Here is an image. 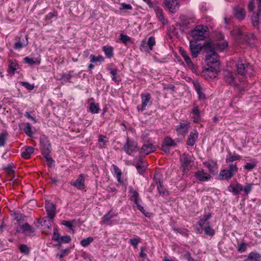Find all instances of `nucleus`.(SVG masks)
<instances>
[{
	"instance_id": "obj_12",
	"label": "nucleus",
	"mask_w": 261,
	"mask_h": 261,
	"mask_svg": "<svg viewBox=\"0 0 261 261\" xmlns=\"http://www.w3.org/2000/svg\"><path fill=\"white\" fill-rule=\"evenodd\" d=\"M165 5L171 12L174 13L178 8L177 0H165Z\"/></svg>"
},
{
	"instance_id": "obj_30",
	"label": "nucleus",
	"mask_w": 261,
	"mask_h": 261,
	"mask_svg": "<svg viewBox=\"0 0 261 261\" xmlns=\"http://www.w3.org/2000/svg\"><path fill=\"white\" fill-rule=\"evenodd\" d=\"M191 113L192 114V117L194 119V122H198L200 120V112L197 108V107H195L192 111Z\"/></svg>"
},
{
	"instance_id": "obj_20",
	"label": "nucleus",
	"mask_w": 261,
	"mask_h": 261,
	"mask_svg": "<svg viewBox=\"0 0 261 261\" xmlns=\"http://www.w3.org/2000/svg\"><path fill=\"white\" fill-rule=\"evenodd\" d=\"M234 15L237 19L239 20L244 19L246 16V12L244 8L242 7H236L234 9Z\"/></svg>"
},
{
	"instance_id": "obj_6",
	"label": "nucleus",
	"mask_w": 261,
	"mask_h": 261,
	"mask_svg": "<svg viewBox=\"0 0 261 261\" xmlns=\"http://www.w3.org/2000/svg\"><path fill=\"white\" fill-rule=\"evenodd\" d=\"M181 166L184 171L189 170L192 166L193 162L192 157L188 154L184 153L180 156Z\"/></svg>"
},
{
	"instance_id": "obj_10",
	"label": "nucleus",
	"mask_w": 261,
	"mask_h": 261,
	"mask_svg": "<svg viewBox=\"0 0 261 261\" xmlns=\"http://www.w3.org/2000/svg\"><path fill=\"white\" fill-rule=\"evenodd\" d=\"M45 208L47 213L48 217L50 220H52L56 214L55 205L52 202L47 201L45 204Z\"/></svg>"
},
{
	"instance_id": "obj_7",
	"label": "nucleus",
	"mask_w": 261,
	"mask_h": 261,
	"mask_svg": "<svg viewBox=\"0 0 261 261\" xmlns=\"http://www.w3.org/2000/svg\"><path fill=\"white\" fill-rule=\"evenodd\" d=\"M196 40H191L190 42V48L193 58H196L201 51L202 46L201 44H197Z\"/></svg>"
},
{
	"instance_id": "obj_51",
	"label": "nucleus",
	"mask_w": 261,
	"mask_h": 261,
	"mask_svg": "<svg viewBox=\"0 0 261 261\" xmlns=\"http://www.w3.org/2000/svg\"><path fill=\"white\" fill-rule=\"evenodd\" d=\"M7 134L2 133L0 134V146L2 147L5 145Z\"/></svg>"
},
{
	"instance_id": "obj_43",
	"label": "nucleus",
	"mask_w": 261,
	"mask_h": 261,
	"mask_svg": "<svg viewBox=\"0 0 261 261\" xmlns=\"http://www.w3.org/2000/svg\"><path fill=\"white\" fill-rule=\"evenodd\" d=\"M157 188L158 191L160 194H162L163 195H167L168 194V192L165 190V188L161 184V183H159Z\"/></svg>"
},
{
	"instance_id": "obj_15",
	"label": "nucleus",
	"mask_w": 261,
	"mask_h": 261,
	"mask_svg": "<svg viewBox=\"0 0 261 261\" xmlns=\"http://www.w3.org/2000/svg\"><path fill=\"white\" fill-rule=\"evenodd\" d=\"M154 10L159 20H160L163 25L167 24V20L164 18V14L162 9L158 6H154Z\"/></svg>"
},
{
	"instance_id": "obj_50",
	"label": "nucleus",
	"mask_w": 261,
	"mask_h": 261,
	"mask_svg": "<svg viewBox=\"0 0 261 261\" xmlns=\"http://www.w3.org/2000/svg\"><path fill=\"white\" fill-rule=\"evenodd\" d=\"M52 238H53V240H54V241H55L58 243L60 242L61 237L60 236L59 233L58 232L57 229L54 230Z\"/></svg>"
},
{
	"instance_id": "obj_13",
	"label": "nucleus",
	"mask_w": 261,
	"mask_h": 261,
	"mask_svg": "<svg viewBox=\"0 0 261 261\" xmlns=\"http://www.w3.org/2000/svg\"><path fill=\"white\" fill-rule=\"evenodd\" d=\"M224 79L226 82L230 85H234L237 84L236 79L233 74L230 71H225L224 73Z\"/></svg>"
},
{
	"instance_id": "obj_24",
	"label": "nucleus",
	"mask_w": 261,
	"mask_h": 261,
	"mask_svg": "<svg viewBox=\"0 0 261 261\" xmlns=\"http://www.w3.org/2000/svg\"><path fill=\"white\" fill-rule=\"evenodd\" d=\"M261 255L256 252H251L245 261H260Z\"/></svg>"
},
{
	"instance_id": "obj_58",
	"label": "nucleus",
	"mask_w": 261,
	"mask_h": 261,
	"mask_svg": "<svg viewBox=\"0 0 261 261\" xmlns=\"http://www.w3.org/2000/svg\"><path fill=\"white\" fill-rule=\"evenodd\" d=\"M70 241H71V238L69 236H64L61 237L60 242H59V243H68L70 242Z\"/></svg>"
},
{
	"instance_id": "obj_47",
	"label": "nucleus",
	"mask_w": 261,
	"mask_h": 261,
	"mask_svg": "<svg viewBox=\"0 0 261 261\" xmlns=\"http://www.w3.org/2000/svg\"><path fill=\"white\" fill-rule=\"evenodd\" d=\"M242 34V32L240 29H237L231 32V35L236 38H239Z\"/></svg>"
},
{
	"instance_id": "obj_45",
	"label": "nucleus",
	"mask_w": 261,
	"mask_h": 261,
	"mask_svg": "<svg viewBox=\"0 0 261 261\" xmlns=\"http://www.w3.org/2000/svg\"><path fill=\"white\" fill-rule=\"evenodd\" d=\"M211 215L208 214L207 215L204 216L198 222L200 226H202L206 221L211 218Z\"/></svg>"
},
{
	"instance_id": "obj_31",
	"label": "nucleus",
	"mask_w": 261,
	"mask_h": 261,
	"mask_svg": "<svg viewBox=\"0 0 261 261\" xmlns=\"http://www.w3.org/2000/svg\"><path fill=\"white\" fill-rule=\"evenodd\" d=\"M205 166L207 167L209 171L212 173L217 172V164L213 162H208L205 163Z\"/></svg>"
},
{
	"instance_id": "obj_16",
	"label": "nucleus",
	"mask_w": 261,
	"mask_h": 261,
	"mask_svg": "<svg viewBox=\"0 0 261 261\" xmlns=\"http://www.w3.org/2000/svg\"><path fill=\"white\" fill-rule=\"evenodd\" d=\"M198 137V133L195 129L193 130L190 133L187 140V144L189 145L193 146L195 144Z\"/></svg>"
},
{
	"instance_id": "obj_36",
	"label": "nucleus",
	"mask_w": 261,
	"mask_h": 261,
	"mask_svg": "<svg viewBox=\"0 0 261 261\" xmlns=\"http://www.w3.org/2000/svg\"><path fill=\"white\" fill-rule=\"evenodd\" d=\"M103 50L108 58H110L113 56V50L112 47L105 46L103 47Z\"/></svg>"
},
{
	"instance_id": "obj_42",
	"label": "nucleus",
	"mask_w": 261,
	"mask_h": 261,
	"mask_svg": "<svg viewBox=\"0 0 261 261\" xmlns=\"http://www.w3.org/2000/svg\"><path fill=\"white\" fill-rule=\"evenodd\" d=\"M247 244L244 243H240V244H238V249H237L238 251L240 253H242V252H245L247 249Z\"/></svg>"
},
{
	"instance_id": "obj_21",
	"label": "nucleus",
	"mask_w": 261,
	"mask_h": 261,
	"mask_svg": "<svg viewBox=\"0 0 261 261\" xmlns=\"http://www.w3.org/2000/svg\"><path fill=\"white\" fill-rule=\"evenodd\" d=\"M260 16V12H258L257 13L253 12V13L252 14V15L251 17V19L253 25L254 27L257 28H258L259 25Z\"/></svg>"
},
{
	"instance_id": "obj_49",
	"label": "nucleus",
	"mask_w": 261,
	"mask_h": 261,
	"mask_svg": "<svg viewBox=\"0 0 261 261\" xmlns=\"http://www.w3.org/2000/svg\"><path fill=\"white\" fill-rule=\"evenodd\" d=\"M174 141L171 139V138L169 137H166L165 138L164 141V145L166 146H171L174 145Z\"/></svg>"
},
{
	"instance_id": "obj_9",
	"label": "nucleus",
	"mask_w": 261,
	"mask_h": 261,
	"mask_svg": "<svg viewBox=\"0 0 261 261\" xmlns=\"http://www.w3.org/2000/svg\"><path fill=\"white\" fill-rule=\"evenodd\" d=\"M142 104L141 106H138V110L143 111L146 109V106L149 104L151 99V96L149 93H143L141 95Z\"/></svg>"
},
{
	"instance_id": "obj_33",
	"label": "nucleus",
	"mask_w": 261,
	"mask_h": 261,
	"mask_svg": "<svg viewBox=\"0 0 261 261\" xmlns=\"http://www.w3.org/2000/svg\"><path fill=\"white\" fill-rule=\"evenodd\" d=\"M220 176L223 179H228L233 176V174L228 170L225 169L220 172Z\"/></svg>"
},
{
	"instance_id": "obj_56",
	"label": "nucleus",
	"mask_w": 261,
	"mask_h": 261,
	"mask_svg": "<svg viewBox=\"0 0 261 261\" xmlns=\"http://www.w3.org/2000/svg\"><path fill=\"white\" fill-rule=\"evenodd\" d=\"M141 200L136 203L137 207L143 214H144L145 216H147V214L148 213L146 212L145 208L141 205Z\"/></svg>"
},
{
	"instance_id": "obj_11",
	"label": "nucleus",
	"mask_w": 261,
	"mask_h": 261,
	"mask_svg": "<svg viewBox=\"0 0 261 261\" xmlns=\"http://www.w3.org/2000/svg\"><path fill=\"white\" fill-rule=\"evenodd\" d=\"M28 37L27 35H25L22 38H20L19 40L15 43L14 45V48L15 49L20 50L23 47L27 46L28 44Z\"/></svg>"
},
{
	"instance_id": "obj_35",
	"label": "nucleus",
	"mask_w": 261,
	"mask_h": 261,
	"mask_svg": "<svg viewBox=\"0 0 261 261\" xmlns=\"http://www.w3.org/2000/svg\"><path fill=\"white\" fill-rule=\"evenodd\" d=\"M24 125V130L25 132V133L28 136L32 137L33 135V126L29 123H26Z\"/></svg>"
},
{
	"instance_id": "obj_52",
	"label": "nucleus",
	"mask_w": 261,
	"mask_h": 261,
	"mask_svg": "<svg viewBox=\"0 0 261 261\" xmlns=\"http://www.w3.org/2000/svg\"><path fill=\"white\" fill-rule=\"evenodd\" d=\"M155 44V38L153 37H150L147 41V44L149 46L150 50L152 49V47Z\"/></svg>"
},
{
	"instance_id": "obj_62",
	"label": "nucleus",
	"mask_w": 261,
	"mask_h": 261,
	"mask_svg": "<svg viewBox=\"0 0 261 261\" xmlns=\"http://www.w3.org/2000/svg\"><path fill=\"white\" fill-rule=\"evenodd\" d=\"M112 214L111 213H108L103 217V218H102V221L105 223H108L109 221V220L112 218Z\"/></svg>"
},
{
	"instance_id": "obj_18",
	"label": "nucleus",
	"mask_w": 261,
	"mask_h": 261,
	"mask_svg": "<svg viewBox=\"0 0 261 261\" xmlns=\"http://www.w3.org/2000/svg\"><path fill=\"white\" fill-rule=\"evenodd\" d=\"M70 184L78 189H83L84 188V179L83 176L81 175L75 181H71Z\"/></svg>"
},
{
	"instance_id": "obj_29",
	"label": "nucleus",
	"mask_w": 261,
	"mask_h": 261,
	"mask_svg": "<svg viewBox=\"0 0 261 261\" xmlns=\"http://www.w3.org/2000/svg\"><path fill=\"white\" fill-rule=\"evenodd\" d=\"M34 151V149L32 147H26L24 150L21 153V156L24 159H29Z\"/></svg>"
},
{
	"instance_id": "obj_37",
	"label": "nucleus",
	"mask_w": 261,
	"mask_h": 261,
	"mask_svg": "<svg viewBox=\"0 0 261 261\" xmlns=\"http://www.w3.org/2000/svg\"><path fill=\"white\" fill-rule=\"evenodd\" d=\"M109 70L110 71V74L112 75L113 80L115 82H118L119 80L116 76L118 73L117 69L115 67H110L109 68Z\"/></svg>"
},
{
	"instance_id": "obj_5",
	"label": "nucleus",
	"mask_w": 261,
	"mask_h": 261,
	"mask_svg": "<svg viewBox=\"0 0 261 261\" xmlns=\"http://www.w3.org/2000/svg\"><path fill=\"white\" fill-rule=\"evenodd\" d=\"M219 70V68L210 66L208 68L203 70L202 74L206 80H210L216 77Z\"/></svg>"
},
{
	"instance_id": "obj_41",
	"label": "nucleus",
	"mask_w": 261,
	"mask_h": 261,
	"mask_svg": "<svg viewBox=\"0 0 261 261\" xmlns=\"http://www.w3.org/2000/svg\"><path fill=\"white\" fill-rule=\"evenodd\" d=\"M45 156H44L47 162V164L48 166H51L53 163L54 162V160L50 156L49 154H48V151H46L44 152Z\"/></svg>"
},
{
	"instance_id": "obj_32",
	"label": "nucleus",
	"mask_w": 261,
	"mask_h": 261,
	"mask_svg": "<svg viewBox=\"0 0 261 261\" xmlns=\"http://www.w3.org/2000/svg\"><path fill=\"white\" fill-rule=\"evenodd\" d=\"M241 156L238 154H232L231 153H228V154L227 155L226 158V162L227 163H231L234 161L239 160Z\"/></svg>"
},
{
	"instance_id": "obj_53",
	"label": "nucleus",
	"mask_w": 261,
	"mask_h": 261,
	"mask_svg": "<svg viewBox=\"0 0 261 261\" xmlns=\"http://www.w3.org/2000/svg\"><path fill=\"white\" fill-rule=\"evenodd\" d=\"M253 184H248L243 188V191L245 194H248L252 189Z\"/></svg>"
},
{
	"instance_id": "obj_25",
	"label": "nucleus",
	"mask_w": 261,
	"mask_h": 261,
	"mask_svg": "<svg viewBox=\"0 0 261 261\" xmlns=\"http://www.w3.org/2000/svg\"><path fill=\"white\" fill-rule=\"evenodd\" d=\"M129 190L131 200L134 201L135 204L141 200L139 197V194L137 191L132 187H129Z\"/></svg>"
},
{
	"instance_id": "obj_38",
	"label": "nucleus",
	"mask_w": 261,
	"mask_h": 261,
	"mask_svg": "<svg viewBox=\"0 0 261 261\" xmlns=\"http://www.w3.org/2000/svg\"><path fill=\"white\" fill-rule=\"evenodd\" d=\"M6 171L8 175L11 177L13 178L14 176V170L13 169V164H10L5 168Z\"/></svg>"
},
{
	"instance_id": "obj_61",
	"label": "nucleus",
	"mask_w": 261,
	"mask_h": 261,
	"mask_svg": "<svg viewBox=\"0 0 261 261\" xmlns=\"http://www.w3.org/2000/svg\"><path fill=\"white\" fill-rule=\"evenodd\" d=\"M228 170L233 175L238 171V167L236 164H230Z\"/></svg>"
},
{
	"instance_id": "obj_1",
	"label": "nucleus",
	"mask_w": 261,
	"mask_h": 261,
	"mask_svg": "<svg viewBox=\"0 0 261 261\" xmlns=\"http://www.w3.org/2000/svg\"><path fill=\"white\" fill-rule=\"evenodd\" d=\"M208 28L203 25H198L196 26L194 30L191 32V36L193 40H202L205 37V35L207 32Z\"/></svg>"
},
{
	"instance_id": "obj_44",
	"label": "nucleus",
	"mask_w": 261,
	"mask_h": 261,
	"mask_svg": "<svg viewBox=\"0 0 261 261\" xmlns=\"http://www.w3.org/2000/svg\"><path fill=\"white\" fill-rule=\"evenodd\" d=\"M23 60L25 63L30 65H33L35 64H39L40 63V62L39 61H35L33 59L30 58L28 57L24 58Z\"/></svg>"
},
{
	"instance_id": "obj_27",
	"label": "nucleus",
	"mask_w": 261,
	"mask_h": 261,
	"mask_svg": "<svg viewBox=\"0 0 261 261\" xmlns=\"http://www.w3.org/2000/svg\"><path fill=\"white\" fill-rule=\"evenodd\" d=\"M248 65L239 62L237 64V71L238 73L242 75H244L247 72V68H248Z\"/></svg>"
},
{
	"instance_id": "obj_54",
	"label": "nucleus",
	"mask_w": 261,
	"mask_h": 261,
	"mask_svg": "<svg viewBox=\"0 0 261 261\" xmlns=\"http://www.w3.org/2000/svg\"><path fill=\"white\" fill-rule=\"evenodd\" d=\"M19 249L22 253L24 254H28L30 251L29 247L24 244L20 246Z\"/></svg>"
},
{
	"instance_id": "obj_22",
	"label": "nucleus",
	"mask_w": 261,
	"mask_h": 261,
	"mask_svg": "<svg viewBox=\"0 0 261 261\" xmlns=\"http://www.w3.org/2000/svg\"><path fill=\"white\" fill-rule=\"evenodd\" d=\"M155 149V147L151 143L144 144L141 148V151L145 154H148L151 152H153Z\"/></svg>"
},
{
	"instance_id": "obj_64",
	"label": "nucleus",
	"mask_w": 261,
	"mask_h": 261,
	"mask_svg": "<svg viewBox=\"0 0 261 261\" xmlns=\"http://www.w3.org/2000/svg\"><path fill=\"white\" fill-rule=\"evenodd\" d=\"M64 225H65L66 227L69 228L70 230L73 232V221H65L63 223Z\"/></svg>"
},
{
	"instance_id": "obj_4",
	"label": "nucleus",
	"mask_w": 261,
	"mask_h": 261,
	"mask_svg": "<svg viewBox=\"0 0 261 261\" xmlns=\"http://www.w3.org/2000/svg\"><path fill=\"white\" fill-rule=\"evenodd\" d=\"M123 149L127 154L130 155L136 152L138 150V147L136 142L127 139Z\"/></svg>"
},
{
	"instance_id": "obj_8",
	"label": "nucleus",
	"mask_w": 261,
	"mask_h": 261,
	"mask_svg": "<svg viewBox=\"0 0 261 261\" xmlns=\"http://www.w3.org/2000/svg\"><path fill=\"white\" fill-rule=\"evenodd\" d=\"M190 128V123L187 121L180 122L175 126L176 130L178 135L184 136L188 131Z\"/></svg>"
},
{
	"instance_id": "obj_34",
	"label": "nucleus",
	"mask_w": 261,
	"mask_h": 261,
	"mask_svg": "<svg viewBox=\"0 0 261 261\" xmlns=\"http://www.w3.org/2000/svg\"><path fill=\"white\" fill-rule=\"evenodd\" d=\"M180 53L181 56L183 57L185 62L187 63L189 67H192L193 65L192 62L191 61L190 57L187 55V53L185 50L181 49L180 50Z\"/></svg>"
},
{
	"instance_id": "obj_39",
	"label": "nucleus",
	"mask_w": 261,
	"mask_h": 261,
	"mask_svg": "<svg viewBox=\"0 0 261 261\" xmlns=\"http://www.w3.org/2000/svg\"><path fill=\"white\" fill-rule=\"evenodd\" d=\"M107 142L108 138L106 136L102 135L99 136V145L101 147H105Z\"/></svg>"
},
{
	"instance_id": "obj_48",
	"label": "nucleus",
	"mask_w": 261,
	"mask_h": 261,
	"mask_svg": "<svg viewBox=\"0 0 261 261\" xmlns=\"http://www.w3.org/2000/svg\"><path fill=\"white\" fill-rule=\"evenodd\" d=\"M141 242V239L139 237L135 238L129 240V243L136 248L138 244Z\"/></svg>"
},
{
	"instance_id": "obj_17",
	"label": "nucleus",
	"mask_w": 261,
	"mask_h": 261,
	"mask_svg": "<svg viewBox=\"0 0 261 261\" xmlns=\"http://www.w3.org/2000/svg\"><path fill=\"white\" fill-rule=\"evenodd\" d=\"M135 163L138 172L140 174H143L145 172L147 166L145 161L142 159H139Z\"/></svg>"
},
{
	"instance_id": "obj_57",
	"label": "nucleus",
	"mask_w": 261,
	"mask_h": 261,
	"mask_svg": "<svg viewBox=\"0 0 261 261\" xmlns=\"http://www.w3.org/2000/svg\"><path fill=\"white\" fill-rule=\"evenodd\" d=\"M48 151V154H49L50 149V145L49 144L48 145H43L41 146V151L42 153V154L43 156H45L44 152Z\"/></svg>"
},
{
	"instance_id": "obj_14",
	"label": "nucleus",
	"mask_w": 261,
	"mask_h": 261,
	"mask_svg": "<svg viewBox=\"0 0 261 261\" xmlns=\"http://www.w3.org/2000/svg\"><path fill=\"white\" fill-rule=\"evenodd\" d=\"M9 62V65L8 69V72L11 76H13L17 69H18L19 65L16 60H10Z\"/></svg>"
},
{
	"instance_id": "obj_63",
	"label": "nucleus",
	"mask_w": 261,
	"mask_h": 261,
	"mask_svg": "<svg viewBox=\"0 0 261 261\" xmlns=\"http://www.w3.org/2000/svg\"><path fill=\"white\" fill-rule=\"evenodd\" d=\"M205 233L210 236H213L214 234V230L210 226H207L204 229Z\"/></svg>"
},
{
	"instance_id": "obj_60",
	"label": "nucleus",
	"mask_w": 261,
	"mask_h": 261,
	"mask_svg": "<svg viewBox=\"0 0 261 261\" xmlns=\"http://www.w3.org/2000/svg\"><path fill=\"white\" fill-rule=\"evenodd\" d=\"M90 110L92 113H97L98 112V107L93 103L90 104Z\"/></svg>"
},
{
	"instance_id": "obj_2",
	"label": "nucleus",
	"mask_w": 261,
	"mask_h": 261,
	"mask_svg": "<svg viewBox=\"0 0 261 261\" xmlns=\"http://www.w3.org/2000/svg\"><path fill=\"white\" fill-rule=\"evenodd\" d=\"M207 55L205 57L206 64L208 66L215 64L213 67L219 68V58L217 54L213 49H208L206 51Z\"/></svg>"
},
{
	"instance_id": "obj_55",
	"label": "nucleus",
	"mask_w": 261,
	"mask_h": 261,
	"mask_svg": "<svg viewBox=\"0 0 261 261\" xmlns=\"http://www.w3.org/2000/svg\"><path fill=\"white\" fill-rule=\"evenodd\" d=\"M256 165V163H247L245 165L244 168L247 170H251L255 168Z\"/></svg>"
},
{
	"instance_id": "obj_59",
	"label": "nucleus",
	"mask_w": 261,
	"mask_h": 261,
	"mask_svg": "<svg viewBox=\"0 0 261 261\" xmlns=\"http://www.w3.org/2000/svg\"><path fill=\"white\" fill-rule=\"evenodd\" d=\"M132 7L130 4H127L125 3H121L120 6V10H131Z\"/></svg>"
},
{
	"instance_id": "obj_46",
	"label": "nucleus",
	"mask_w": 261,
	"mask_h": 261,
	"mask_svg": "<svg viewBox=\"0 0 261 261\" xmlns=\"http://www.w3.org/2000/svg\"><path fill=\"white\" fill-rule=\"evenodd\" d=\"M120 40L125 44H127V43L130 41V38L126 35H124L121 34L120 35Z\"/></svg>"
},
{
	"instance_id": "obj_40",
	"label": "nucleus",
	"mask_w": 261,
	"mask_h": 261,
	"mask_svg": "<svg viewBox=\"0 0 261 261\" xmlns=\"http://www.w3.org/2000/svg\"><path fill=\"white\" fill-rule=\"evenodd\" d=\"M93 241L92 237H88L82 240L80 243L83 247H85L88 246Z\"/></svg>"
},
{
	"instance_id": "obj_3",
	"label": "nucleus",
	"mask_w": 261,
	"mask_h": 261,
	"mask_svg": "<svg viewBox=\"0 0 261 261\" xmlns=\"http://www.w3.org/2000/svg\"><path fill=\"white\" fill-rule=\"evenodd\" d=\"M16 231L19 233H24V234L31 237L35 235V229L28 223L22 225H19L16 228Z\"/></svg>"
},
{
	"instance_id": "obj_26",
	"label": "nucleus",
	"mask_w": 261,
	"mask_h": 261,
	"mask_svg": "<svg viewBox=\"0 0 261 261\" xmlns=\"http://www.w3.org/2000/svg\"><path fill=\"white\" fill-rule=\"evenodd\" d=\"M113 169V173L114 176H115L117 179L119 183H122L123 181L121 178L122 172L121 170L116 165H113L112 166Z\"/></svg>"
},
{
	"instance_id": "obj_19",
	"label": "nucleus",
	"mask_w": 261,
	"mask_h": 261,
	"mask_svg": "<svg viewBox=\"0 0 261 261\" xmlns=\"http://www.w3.org/2000/svg\"><path fill=\"white\" fill-rule=\"evenodd\" d=\"M222 38H223V36H222ZM210 45L211 46L213 45V44H212V43L211 42L210 43ZM214 45L216 46V48L217 49L222 51L227 48L228 47V43L226 41L222 39V40H219L216 42L215 44H214Z\"/></svg>"
},
{
	"instance_id": "obj_23",
	"label": "nucleus",
	"mask_w": 261,
	"mask_h": 261,
	"mask_svg": "<svg viewBox=\"0 0 261 261\" xmlns=\"http://www.w3.org/2000/svg\"><path fill=\"white\" fill-rule=\"evenodd\" d=\"M195 176L196 178L200 181H206L211 177L208 173L203 171H197L195 174Z\"/></svg>"
},
{
	"instance_id": "obj_28",
	"label": "nucleus",
	"mask_w": 261,
	"mask_h": 261,
	"mask_svg": "<svg viewBox=\"0 0 261 261\" xmlns=\"http://www.w3.org/2000/svg\"><path fill=\"white\" fill-rule=\"evenodd\" d=\"M243 187L242 185L237 184L236 186H229L228 190L229 191L232 192L234 195L238 194L241 191H242Z\"/></svg>"
}]
</instances>
